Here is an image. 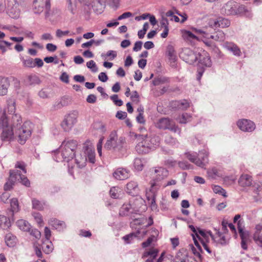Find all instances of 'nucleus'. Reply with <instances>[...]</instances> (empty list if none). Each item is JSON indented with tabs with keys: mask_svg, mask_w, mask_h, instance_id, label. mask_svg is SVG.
I'll return each mask as SVG.
<instances>
[{
	"mask_svg": "<svg viewBox=\"0 0 262 262\" xmlns=\"http://www.w3.org/2000/svg\"><path fill=\"white\" fill-rule=\"evenodd\" d=\"M78 147V142L75 140H64L60 147V150L55 152L53 158L59 162H69L75 156V150Z\"/></svg>",
	"mask_w": 262,
	"mask_h": 262,
	"instance_id": "1",
	"label": "nucleus"
},
{
	"mask_svg": "<svg viewBox=\"0 0 262 262\" xmlns=\"http://www.w3.org/2000/svg\"><path fill=\"white\" fill-rule=\"evenodd\" d=\"M104 148L122 155L126 150V143L123 137H118L115 132L109 135L104 145Z\"/></svg>",
	"mask_w": 262,
	"mask_h": 262,
	"instance_id": "2",
	"label": "nucleus"
},
{
	"mask_svg": "<svg viewBox=\"0 0 262 262\" xmlns=\"http://www.w3.org/2000/svg\"><path fill=\"white\" fill-rule=\"evenodd\" d=\"M0 130H2L1 139L3 141H8L12 139L14 131L8 122V118L5 111L0 110Z\"/></svg>",
	"mask_w": 262,
	"mask_h": 262,
	"instance_id": "3",
	"label": "nucleus"
},
{
	"mask_svg": "<svg viewBox=\"0 0 262 262\" xmlns=\"http://www.w3.org/2000/svg\"><path fill=\"white\" fill-rule=\"evenodd\" d=\"M32 124L29 121L24 122L23 125L16 128L15 133L18 135V142L24 144L32 133Z\"/></svg>",
	"mask_w": 262,
	"mask_h": 262,
	"instance_id": "4",
	"label": "nucleus"
},
{
	"mask_svg": "<svg viewBox=\"0 0 262 262\" xmlns=\"http://www.w3.org/2000/svg\"><path fill=\"white\" fill-rule=\"evenodd\" d=\"M180 58L189 64L197 61L199 57H201V53L194 52L189 48H184L180 53Z\"/></svg>",
	"mask_w": 262,
	"mask_h": 262,
	"instance_id": "5",
	"label": "nucleus"
},
{
	"mask_svg": "<svg viewBox=\"0 0 262 262\" xmlns=\"http://www.w3.org/2000/svg\"><path fill=\"white\" fill-rule=\"evenodd\" d=\"M156 127L161 129H169L174 133L180 134V129L168 118L160 119L156 123Z\"/></svg>",
	"mask_w": 262,
	"mask_h": 262,
	"instance_id": "6",
	"label": "nucleus"
},
{
	"mask_svg": "<svg viewBox=\"0 0 262 262\" xmlns=\"http://www.w3.org/2000/svg\"><path fill=\"white\" fill-rule=\"evenodd\" d=\"M133 135L135 138L138 137H141L142 139L144 138L146 143L148 144L150 151L154 150L158 147L159 146L160 144V138L158 136L154 135L151 137H148L147 134H140L133 133Z\"/></svg>",
	"mask_w": 262,
	"mask_h": 262,
	"instance_id": "7",
	"label": "nucleus"
},
{
	"mask_svg": "<svg viewBox=\"0 0 262 262\" xmlns=\"http://www.w3.org/2000/svg\"><path fill=\"white\" fill-rule=\"evenodd\" d=\"M230 24L229 19L221 16L216 18H211L208 23L209 27L211 29H213L214 30H215L217 28H225L228 27L230 26Z\"/></svg>",
	"mask_w": 262,
	"mask_h": 262,
	"instance_id": "8",
	"label": "nucleus"
},
{
	"mask_svg": "<svg viewBox=\"0 0 262 262\" xmlns=\"http://www.w3.org/2000/svg\"><path fill=\"white\" fill-rule=\"evenodd\" d=\"M106 0H79L81 3L85 5H91L93 10L97 14H101L105 6Z\"/></svg>",
	"mask_w": 262,
	"mask_h": 262,
	"instance_id": "9",
	"label": "nucleus"
},
{
	"mask_svg": "<svg viewBox=\"0 0 262 262\" xmlns=\"http://www.w3.org/2000/svg\"><path fill=\"white\" fill-rule=\"evenodd\" d=\"M18 0H7V12L10 17L16 19L20 15Z\"/></svg>",
	"mask_w": 262,
	"mask_h": 262,
	"instance_id": "10",
	"label": "nucleus"
},
{
	"mask_svg": "<svg viewBox=\"0 0 262 262\" xmlns=\"http://www.w3.org/2000/svg\"><path fill=\"white\" fill-rule=\"evenodd\" d=\"M77 113L73 112L67 115L61 124L62 128L65 132L70 130L77 122Z\"/></svg>",
	"mask_w": 262,
	"mask_h": 262,
	"instance_id": "11",
	"label": "nucleus"
},
{
	"mask_svg": "<svg viewBox=\"0 0 262 262\" xmlns=\"http://www.w3.org/2000/svg\"><path fill=\"white\" fill-rule=\"evenodd\" d=\"M153 181L159 183L162 180L167 177L168 171L163 167H158L150 169Z\"/></svg>",
	"mask_w": 262,
	"mask_h": 262,
	"instance_id": "12",
	"label": "nucleus"
},
{
	"mask_svg": "<svg viewBox=\"0 0 262 262\" xmlns=\"http://www.w3.org/2000/svg\"><path fill=\"white\" fill-rule=\"evenodd\" d=\"M83 150L87 160L91 163L95 162V154L94 148L90 141H86L83 146Z\"/></svg>",
	"mask_w": 262,
	"mask_h": 262,
	"instance_id": "13",
	"label": "nucleus"
},
{
	"mask_svg": "<svg viewBox=\"0 0 262 262\" xmlns=\"http://www.w3.org/2000/svg\"><path fill=\"white\" fill-rule=\"evenodd\" d=\"M34 4L35 5V13L39 14L41 13L43 11L44 7H45L46 15H48L51 6L50 0H34Z\"/></svg>",
	"mask_w": 262,
	"mask_h": 262,
	"instance_id": "14",
	"label": "nucleus"
},
{
	"mask_svg": "<svg viewBox=\"0 0 262 262\" xmlns=\"http://www.w3.org/2000/svg\"><path fill=\"white\" fill-rule=\"evenodd\" d=\"M236 7H238L237 3L229 1L221 9V13L227 15H236Z\"/></svg>",
	"mask_w": 262,
	"mask_h": 262,
	"instance_id": "15",
	"label": "nucleus"
},
{
	"mask_svg": "<svg viewBox=\"0 0 262 262\" xmlns=\"http://www.w3.org/2000/svg\"><path fill=\"white\" fill-rule=\"evenodd\" d=\"M132 221L130 223V226L133 229H136L137 226L144 225L147 222V218L144 215L136 213L130 216Z\"/></svg>",
	"mask_w": 262,
	"mask_h": 262,
	"instance_id": "16",
	"label": "nucleus"
},
{
	"mask_svg": "<svg viewBox=\"0 0 262 262\" xmlns=\"http://www.w3.org/2000/svg\"><path fill=\"white\" fill-rule=\"evenodd\" d=\"M239 128L243 132H251L255 128L253 122L247 119H242L237 122Z\"/></svg>",
	"mask_w": 262,
	"mask_h": 262,
	"instance_id": "17",
	"label": "nucleus"
},
{
	"mask_svg": "<svg viewBox=\"0 0 262 262\" xmlns=\"http://www.w3.org/2000/svg\"><path fill=\"white\" fill-rule=\"evenodd\" d=\"M137 139L140 141L137 143L135 147V149L138 154H145L151 151L149 146H148V144L146 142L144 138L142 139L141 137H138Z\"/></svg>",
	"mask_w": 262,
	"mask_h": 262,
	"instance_id": "18",
	"label": "nucleus"
},
{
	"mask_svg": "<svg viewBox=\"0 0 262 262\" xmlns=\"http://www.w3.org/2000/svg\"><path fill=\"white\" fill-rule=\"evenodd\" d=\"M208 163V152L205 149L200 151L198 155V162H196V165L201 168H205V166Z\"/></svg>",
	"mask_w": 262,
	"mask_h": 262,
	"instance_id": "19",
	"label": "nucleus"
},
{
	"mask_svg": "<svg viewBox=\"0 0 262 262\" xmlns=\"http://www.w3.org/2000/svg\"><path fill=\"white\" fill-rule=\"evenodd\" d=\"M158 253L159 250L157 249L150 248L149 250L144 252L142 258L145 259V262H153L157 257Z\"/></svg>",
	"mask_w": 262,
	"mask_h": 262,
	"instance_id": "20",
	"label": "nucleus"
},
{
	"mask_svg": "<svg viewBox=\"0 0 262 262\" xmlns=\"http://www.w3.org/2000/svg\"><path fill=\"white\" fill-rule=\"evenodd\" d=\"M224 47L228 51L231 52L234 56H241L242 52L238 47L233 42H225L223 45Z\"/></svg>",
	"mask_w": 262,
	"mask_h": 262,
	"instance_id": "21",
	"label": "nucleus"
},
{
	"mask_svg": "<svg viewBox=\"0 0 262 262\" xmlns=\"http://www.w3.org/2000/svg\"><path fill=\"white\" fill-rule=\"evenodd\" d=\"M114 177L118 180H124L129 177V171L125 168H119L113 173Z\"/></svg>",
	"mask_w": 262,
	"mask_h": 262,
	"instance_id": "22",
	"label": "nucleus"
},
{
	"mask_svg": "<svg viewBox=\"0 0 262 262\" xmlns=\"http://www.w3.org/2000/svg\"><path fill=\"white\" fill-rule=\"evenodd\" d=\"M160 184L156 181L151 182V186L148 190H146V196L147 199L156 197L158 190L160 187Z\"/></svg>",
	"mask_w": 262,
	"mask_h": 262,
	"instance_id": "23",
	"label": "nucleus"
},
{
	"mask_svg": "<svg viewBox=\"0 0 262 262\" xmlns=\"http://www.w3.org/2000/svg\"><path fill=\"white\" fill-rule=\"evenodd\" d=\"M126 192L131 195H137L139 193V188L137 182L132 181L126 184Z\"/></svg>",
	"mask_w": 262,
	"mask_h": 262,
	"instance_id": "24",
	"label": "nucleus"
},
{
	"mask_svg": "<svg viewBox=\"0 0 262 262\" xmlns=\"http://www.w3.org/2000/svg\"><path fill=\"white\" fill-rule=\"evenodd\" d=\"M238 182L241 187H249L253 184V180L251 176L248 174H243L239 178Z\"/></svg>",
	"mask_w": 262,
	"mask_h": 262,
	"instance_id": "25",
	"label": "nucleus"
},
{
	"mask_svg": "<svg viewBox=\"0 0 262 262\" xmlns=\"http://www.w3.org/2000/svg\"><path fill=\"white\" fill-rule=\"evenodd\" d=\"M256 231L253 235V239L258 246L262 248V225L258 224L255 227Z\"/></svg>",
	"mask_w": 262,
	"mask_h": 262,
	"instance_id": "26",
	"label": "nucleus"
},
{
	"mask_svg": "<svg viewBox=\"0 0 262 262\" xmlns=\"http://www.w3.org/2000/svg\"><path fill=\"white\" fill-rule=\"evenodd\" d=\"M16 181V177L15 176L14 170H11L10 171V177L8 181L5 184L4 188L5 191L11 190L14 183Z\"/></svg>",
	"mask_w": 262,
	"mask_h": 262,
	"instance_id": "27",
	"label": "nucleus"
},
{
	"mask_svg": "<svg viewBox=\"0 0 262 262\" xmlns=\"http://www.w3.org/2000/svg\"><path fill=\"white\" fill-rule=\"evenodd\" d=\"M201 57H199L197 60L199 63L205 67H210L211 66V61L210 57L207 55L206 52L203 51V53H201Z\"/></svg>",
	"mask_w": 262,
	"mask_h": 262,
	"instance_id": "28",
	"label": "nucleus"
},
{
	"mask_svg": "<svg viewBox=\"0 0 262 262\" xmlns=\"http://www.w3.org/2000/svg\"><path fill=\"white\" fill-rule=\"evenodd\" d=\"M14 170L15 176L16 181L21 183L23 185L27 187H29L30 183L28 178L21 174L20 171L15 169Z\"/></svg>",
	"mask_w": 262,
	"mask_h": 262,
	"instance_id": "29",
	"label": "nucleus"
},
{
	"mask_svg": "<svg viewBox=\"0 0 262 262\" xmlns=\"http://www.w3.org/2000/svg\"><path fill=\"white\" fill-rule=\"evenodd\" d=\"M9 85L8 79L0 76V95L4 96L7 94Z\"/></svg>",
	"mask_w": 262,
	"mask_h": 262,
	"instance_id": "30",
	"label": "nucleus"
},
{
	"mask_svg": "<svg viewBox=\"0 0 262 262\" xmlns=\"http://www.w3.org/2000/svg\"><path fill=\"white\" fill-rule=\"evenodd\" d=\"M49 224L55 229L61 231L66 228L65 223L56 219H51L49 222Z\"/></svg>",
	"mask_w": 262,
	"mask_h": 262,
	"instance_id": "31",
	"label": "nucleus"
},
{
	"mask_svg": "<svg viewBox=\"0 0 262 262\" xmlns=\"http://www.w3.org/2000/svg\"><path fill=\"white\" fill-rule=\"evenodd\" d=\"M136 212H133L130 204H124L120 208L119 214L121 216H126L130 214V216Z\"/></svg>",
	"mask_w": 262,
	"mask_h": 262,
	"instance_id": "32",
	"label": "nucleus"
},
{
	"mask_svg": "<svg viewBox=\"0 0 262 262\" xmlns=\"http://www.w3.org/2000/svg\"><path fill=\"white\" fill-rule=\"evenodd\" d=\"M16 224L21 231L25 232L30 231L31 226L28 221L23 219L19 220L16 222Z\"/></svg>",
	"mask_w": 262,
	"mask_h": 262,
	"instance_id": "33",
	"label": "nucleus"
},
{
	"mask_svg": "<svg viewBox=\"0 0 262 262\" xmlns=\"http://www.w3.org/2000/svg\"><path fill=\"white\" fill-rule=\"evenodd\" d=\"M214 31V33L208 37V38L217 41H223L225 39V34L222 30L217 29L216 31Z\"/></svg>",
	"mask_w": 262,
	"mask_h": 262,
	"instance_id": "34",
	"label": "nucleus"
},
{
	"mask_svg": "<svg viewBox=\"0 0 262 262\" xmlns=\"http://www.w3.org/2000/svg\"><path fill=\"white\" fill-rule=\"evenodd\" d=\"M140 233V231L139 230H138L136 232H132L122 237V239L127 244L132 243L135 238L138 237Z\"/></svg>",
	"mask_w": 262,
	"mask_h": 262,
	"instance_id": "35",
	"label": "nucleus"
},
{
	"mask_svg": "<svg viewBox=\"0 0 262 262\" xmlns=\"http://www.w3.org/2000/svg\"><path fill=\"white\" fill-rule=\"evenodd\" d=\"M12 124L10 125L13 128H18L20 126L22 123L21 117L18 114H12L11 117Z\"/></svg>",
	"mask_w": 262,
	"mask_h": 262,
	"instance_id": "36",
	"label": "nucleus"
},
{
	"mask_svg": "<svg viewBox=\"0 0 262 262\" xmlns=\"http://www.w3.org/2000/svg\"><path fill=\"white\" fill-rule=\"evenodd\" d=\"M75 162L79 168H83L86 165L87 159L86 156L80 155H75Z\"/></svg>",
	"mask_w": 262,
	"mask_h": 262,
	"instance_id": "37",
	"label": "nucleus"
},
{
	"mask_svg": "<svg viewBox=\"0 0 262 262\" xmlns=\"http://www.w3.org/2000/svg\"><path fill=\"white\" fill-rule=\"evenodd\" d=\"M5 239L6 244L10 247H13L16 243V237L11 233L6 234Z\"/></svg>",
	"mask_w": 262,
	"mask_h": 262,
	"instance_id": "38",
	"label": "nucleus"
},
{
	"mask_svg": "<svg viewBox=\"0 0 262 262\" xmlns=\"http://www.w3.org/2000/svg\"><path fill=\"white\" fill-rule=\"evenodd\" d=\"M0 226L4 230L8 229L11 226L10 219L4 215H0Z\"/></svg>",
	"mask_w": 262,
	"mask_h": 262,
	"instance_id": "39",
	"label": "nucleus"
},
{
	"mask_svg": "<svg viewBox=\"0 0 262 262\" xmlns=\"http://www.w3.org/2000/svg\"><path fill=\"white\" fill-rule=\"evenodd\" d=\"M41 248L45 253L49 254L53 251V246L50 240H48V241H45L41 245Z\"/></svg>",
	"mask_w": 262,
	"mask_h": 262,
	"instance_id": "40",
	"label": "nucleus"
},
{
	"mask_svg": "<svg viewBox=\"0 0 262 262\" xmlns=\"http://www.w3.org/2000/svg\"><path fill=\"white\" fill-rule=\"evenodd\" d=\"M169 78L165 76H160L155 78L152 81V83L154 85L156 86L161 84L169 83Z\"/></svg>",
	"mask_w": 262,
	"mask_h": 262,
	"instance_id": "41",
	"label": "nucleus"
},
{
	"mask_svg": "<svg viewBox=\"0 0 262 262\" xmlns=\"http://www.w3.org/2000/svg\"><path fill=\"white\" fill-rule=\"evenodd\" d=\"M121 189L118 187H113L110 190V194L112 198L119 199L121 196Z\"/></svg>",
	"mask_w": 262,
	"mask_h": 262,
	"instance_id": "42",
	"label": "nucleus"
},
{
	"mask_svg": "<svg viewBox=\"0 0 262 262\" xmlns=\"http://www.w3.org/2000/svg\"><path fill=\"white\" fill-rule=\"evenodd\" d=\"M10 203L11 211L12 213V215H13L15 212H18L19 209L18 202L16 198H13L10 201Z\"/></svg>",
	"mask_w": 262,
	"mask_h": 262,
	"instance_id": "43",
	"label": "nucleus"
},
{
	"mask_svg": "<svg viewBox=\"0 0 262 262\" xmlns=\"http://www.w3.org/2000/svg\"><path fill=\"white\" fill-rule=\"evenodd\" d=\"M32 207L35 209L41 210L43 209L46 204L43 202H40L36 199L32 200Z\"/></svg>",
	"mask_w": 262,
	"mask_h": 262,
	"instance_id": "44",
	"label": "nucleus"
},
{
	"mask_svg": "<svg viewBox=\"0 0 262 262\" xmlns=\"http://www.w3.org/2000/svg\"><path fill=\"white\" fill-rule=\"evenodd\" d=\"M7 108L8 113L11 114H15V101L13 98H9L7 100Z\"/></svg>",
	"mask_w": 262,
	"mask_h": 262,
	"instance_id": "45",
	"label": "nucleus"
},
{
	"mask_svg": "<svg viewBox=\"0 0 262 262\" xmlns=\"http://www.w3.org/2000/svg\"><path fill=\"white\" fill-rule=\"evenodd\" d=\"M28 80L29 84L31 85H38L41 83V80L39 78L35 75L29 76Z\"/></svg>",
	"mask_w": 262,
	"mask_h": 262,
	"instance_id": "46",
	"label": "nucleus"
},
{
	"mask_svg": "<svg viewBox=\"0 0 262 262\" xmlns=\"http://www.w3.org/2000/svg\"><path fill=\"white\" fill-rule=\"evenodd\" d=\"M238 229L242 240H248L249 238V233L247 231H244L241 226V221L238 222Z\"/></svg>",
	"mask_w": 262,
	"mask_h": 262,
	"instance_id": "47",
	"label": "nucleus"
},
{
	"mask_svg": "<svg viewBox=\"0 0 262 262\" xmlns=\"http://www.w3.org/2000/svg\"><path fill=\"white\" fill-rule=\"evenodd\" d=\"M21 60L23 61V66L27 68H34L35 67V63H34V60L29 57L27 59H24L21 58Z\"/></svg>",
	"mask_w": 262,
	"mask_h": 262,
	"instance_id": "48",
	"label": "nucleus"
},
{
	"mask_svg": "<svg viewBox=\"0 0 262 262\" xmlns=\"http://www.w3.org/2000/svg\"><path fill=\"white\" fill-rule=\"evenodd\" d=\"M187 253L183 249L179 250L176 256V259L180 262H183L185 259L187 258Z\"/></svg>",
	"mask_w": 262,
	"mask_h": 262,
	"instance_id": "49",
	"label": "nucleus"
},
{
	"mask_svg": "<svg viewBox=\"0 0 262 262\" xmlns=\"http://www.w3.org/2000/svg\"><path fill=\"white\" fill-rule=\"evenodd\" d=\"M236 15H247V13L248 12L247 8L243 5L238 4V7H236Z\"/></svg>",
	"mask_w": 262,
	"mask_h": 262,
	"instance_id": "50",
	"label": "nucleus"
},
{
	"mask_svg": "<svg viewBox=\"0 0 262 262\" xmlns=\"http://www.w3.org/2000/svg\"><path fill=\"white\" fill-rule=\"evenodd\" d=\"M68 9L72 13H75L76 8V0H67Z\"/></svg>",
	"mask_w": 262,
	"mask_h": 262,
	"instance_id": "51",
	"label": "nucleus"
},
{
	"mask_svg": "<svg viewBox=\"0 0 262 262\" xmlns=\"http://www.w3.org/2000/svg\"><path fill=\"white\" fill-rule=\"evenodd\" d=\"M101 56L104 59H106L107 57H110V59L113 60L117 56V52L113 50H110L106 54L102 53Z\"/></svg>",
	"mask_w": 262,
	"mask_h": 262,
	"instance_id": "52",
	"label": "nucleus"
},
{
	"mask_svg": "<svg viewBox=\"0 0 262 262\" xmlns=\"http://www.w3.org/2000/svg\"><path fill=\"white\" fill-rule=\"evenodd\" d=\"M191 116L187 113L183 114L179 118L180 123L185 124L190 121Z\"/></svg>",
	"mask_w": 262,
	"mask_h": 262,
	"instance_id": "53",
	"label": "nucleus"
},
{
	"mask_svg": "<svg viewBox=\"0 0 262 262\" xmlns=\"http://www.w3.org/2000/svg\"><path fill=\"white\" fill-rule=\"evenodd\" d=\"M134 165L135 168L138 171L142 170L144 166L143 163L141 159L137 158H135L134 160Z\"/></svg>",
	"mask_w": 262,
	"mask_h": 262,
	"instance_id": "54",
	"label": "nucleus"
},
{
	"mask_svg": "<svg viewBox=\"0 0 262 262\" xmlns=\"http://www.w3.org/2000/svg\"><path fill=\"white\" fill-rule=\"evenodd\" d=\"M176 104L179 108L185 110L189 107V103L186 100H183L181 101L176 102Z\"/></svg>",
	"mask_w": 262,
	"mask_h": 262,
	"instance_id": "55",
	"label": "nucleus"
},
{
	"mask_svg": "<svg viewBox=\"0 0 262 262\" xmlns=\"http://www.w3.org/2000/svg\"><path fill=\"white\" fill-rule=\"evenodd\" d=\"M138 111L139 112V114L136 117L137 121L141 124H143L145 123V120L143 117V108H138Z\"/></svg>",
	"mask_w": 262,
	"mask_h": 262,
	"instance_id": "56",
	"label": "nucleus"
},
{
	"mask_svg": "<svg viewBox=\"0 0 262 262\" xmlns=\"http://www.w3.org/2000/svg\"><path fill=\"white\" fill-rule=\"evenodd\" d=\"M213 191L215 193H218L222 195L224 197H226V192L225 189L222 188L221 186L218 185L214 186L213 187Z\"/></svg>",
	"mask_w": 262,
	"mask_h": 262,
	"instance_id": "57",
	"label": "nucleus"
},
{
	"mask_svg": "<svg viewBox=\"0 0 262 262\" xmlns=\"http://www.w3.org/2000/svg\"><path fill=\"white\" fill-rule=\"evenodd\" d=\"M183 35V37L187 39H198V37L190 31L185 30L184 32Z\"/></svg>",
	"mask_w": 262,
	"mask_h": 262,
	"instance_id": "58",
	"label": "nucleus"
},
{
	"mask_svg": "<svg viewBox=\"0 0 262 262\" xmlns=\"http://www.w3.org/2000/svg\"><path fill=\"white\" fill-rule=\"evenodd\" d=\"M166 16L170 17L171 20H174L176 22H180V19L175 15V12L172 10H169L166 12Z\"/></svg>",
	"mask_w": 262,
	"mask_h": 262,
	"instance_id": "59",
	"label": "nucleus"
},
{
	"mask_svg": "<svg viewBox=\"0 0 262 262\" xmlns=\"http://www.w3.org/2000/svg\"><path fill=\"white\" fill-rule=\"evenodd\" d=\"M207 174L209 177L213 179H216L217 177H219V171L215 168L208 170Z\"/></svg>",
	"mask_w": 262,
	"mask_h": 262,
	"instance_id": "60",
	"label": "nucleus"
},
{
	"mask_svg": "<svg viewBox=\"0 0 262 262\" xmlns=\"http://www.w3.org/2000/svg\"><path fill=\"white\" fill-rule=\"evenodd\" d=\"M110 98L116 106H120L122 105L123 101L118 98V96L117 95L114 94L111 96Z\"/></svg>",
	"mask_w": 262,
	"mask_h": 262,
	"instance_id": "61",
	"label": "nucleus"
},
{
	"mask_svg": "<svg viewBox=\"0 0 262 262\" xmlns=\"http://www.w3.org/2000/svg\"><path fill=\"white\" fill-rule=\"evenodd\" d=\"M86 66L89 69H90L93 72H97L98 70V68L95 62L92 60L86 63Z\"/></svg>",
	"mask_w": 262,
	"mask_h": 262,
	"instance_id": "62",
	"label": "nucleus"
},
{
	"mask_svg": "<svg viewBox=\"0 0 262 262\" xmlns=\"http://www.w3.org/2000/svg\"><path fill=\"white\" fill-rule=\"evenodd\" d=\"M185 155L186 158L191 162L194 163L196 165L198 162V156L195 154H191L190 152H186Z\"/></svg>",
	"mask_w": 262,
	"mask_h": 262,
	"instance_id": "63",
	"label": "nucleus"
},
{
	"mask_svg": "<svg viewBox=\"0 0 262 262\" xmlns=\"http://www.w3.org/2000/svg\"><path fill=\"white\" fill-rule=\"evenodd\" d=\"M165 142L166 143L170 145H173L176 144L177 141L176 139L173 138L170 135H167L165 137Z\"/></svg>",
	"mask_w": 262,
	"mask_h": 262,
	"instance_id": "64",
	"label": "nucleus"
}]
</instances>
